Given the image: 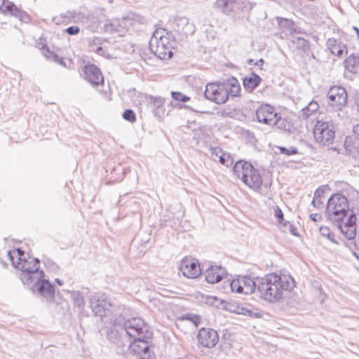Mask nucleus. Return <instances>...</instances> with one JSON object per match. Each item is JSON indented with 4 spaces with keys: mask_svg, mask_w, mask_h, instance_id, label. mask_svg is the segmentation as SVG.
<instances>
[{
    "mask_svg": "<svg viewBox=\"0 0 359 359\" xmlns=\"http://www.w3.org/2000/svg\"><path fill=\"white\" fill-rule=\"evenodd\" d=\"M170 25L172 30L183 39L189 35H191L195 32V26L193 23L190 22L187 17H175Z\"/></svg>",
    "mask_w": 359,
    "mask_h": 359,
    "instance_id": "nucleus-12",
    "label": "nucleus"
},
{
    "mask_svg": "<svg viewBox=\"0 0 359 359\" xmlns=\"http://www.w3.org/2000/svg\"><path fill=\"white\" fill-rule=\"evenodd\" d=\"M55 282L59 285H62L63 284V281L59 278H56L55 279Z\"/></svg>",
    "mask_w": 359,
    "mask_h": 359,
    "instance_id": "nucleus-57",
    "label": "nucleus"
},
{
    "mask_svg": "<svg viewBox=\"0 0 359 359\" xmlns=\"http://www.w3.org/2000/svg\"><path fill=\"white\" fill-rule=\"evenodd\" d=\"M34 290H36L41 296L46 299H52L55 295V288L53 284L48 280L41 278L38 280L33 281Z\"/></svg>",
    "mask_w": 359,
    "mask_h": 359,
    "instance_id": "nucleus-21",
    "label": "nucleus"
},
{
    "mask_svg": "<svg viewBox=\"0 0 359 359\" xmlns=\"http://www.w3.org/2000/svg\"><path fill=\"white\" fill-rule=\"evenodd\" d=\"M219 340L217 332L210 328H201L198 334V341L200 344L206 348L215 346Z\"/></svg>",
    "mask_w": 359,
    "mask_h": 359,
    "instance_id": "nucleus-18",
    "label": "nucleus"
},
{
    "mask_svg": "<svg viewBox=\"0 0 359 359\" xmlns=\"http://www.w3.org/2000/svg\"><path fill=\"white\" fill-rule=\"evenodd\" d=\"M239 313H242V314H244V315L248 314L249 316H250L251 313H252V311L242 308L241 309V311L239 312Z\"/></svg>",
    "mask_w": 359,
    "mask_h": 359,
    "instance_id": "nucleus-51",
    "label": "nucleus"
},
{
    "mask_svg": "<svg viewBox=\"0 0 359 359\" xmlns=\"http://www.w3.org/2000/svg\"><path fill=\"white\" fill-rule=\"evenodd\" d=\"M310 218L311 219H312L313 221L314 222H318L319 220H320L321 219V215H320L319 214H311L310 215Z\"/></svg>",
    "mask_w": 359,
    "mask_h": 359,
    "instance_id": "nucleus-49",
    "label": "nucleus"
},
{
    "mask_svg": "<svg viewBox=\"0 0 359 359\" xmlns=\"http://www.w3.org/2000/svg\"><path fill=\"white\" fill-rule=\"evenodd\" d=\"M248 64L249 65H253V64H254V60H253L252 59H249V60H248Z\"/></svg>",
    "mask_w": 359,
    "mask_h": 359,
    "instance_id": "nucleus-58",
    "label": "nucleus"
},
{
    "mask_svg": "<svg viewBox=\"0 0 359 359\" xmlns=\"http://www.w3.org/2000/svg\"><path fill=\"white\" fill-rule=\"evenodd\" d=\"M236 0H217L216 6L224 14L229 15L234 11Z\"/></svg>",
    "mask_w": 359,
    "mask_h": 359,
    "instance_id": "nucleus-28",
    "label": "nucleus"
},
{
    "mask_svg": "<svg viewBox=\"0 0 359 359\" xmlns=\"http://www.w3.org/2000/svg\"><path fill=\"white\" fill-rule=\"evenodd\" d=\"M325 188H318V189H316L314 193V197H317L319 199H321L325 194Z\"/></svg>",
    "mask_w": 359,
    "mask_h": 359,
    "instance_id": "nucleus-47",
    "label": "nucleus"
},
{
    "mask_svg": "<svg viewBox=\"0 0 359 359\" xmlns=\"http://www.w3.org/2000/svg\"><path fill=\"white\" fill-rule=\"evenodd\" d=\"M225 84L228 85L229 86V94H231L233 96H236L241 89L239 83L237 79L234 77H232L228 79Z\"/></svg>",
    "mask_w": 359,
    "mask_h": 359,
    "instance_id": "nucleus-33",
    "label": "nucleus"
},
{
    "mask_svg": "<svg viewBox=\"0 0 359 359\" xmlns=\"http://www.w3.org/2000/svg\"><path fill=\"white\" fill-rule=\"evenodd\" d=\"M70 297L74 302L75 306L78 308L79 312L83 311L85 307V302L81 294L78 291H73L70 292Z\"/></svg>",
    "mask_w": 359,
    "mask_h": 359,
    "instance_id": "nucleus-31",
    "label": "nucleus"
},
{
    "mask_svg": "<svg viewBox=\"0 0 359 359\" xmlns=\"http://www.w3.org/2000/svg\"><path fill=\"white\" fill-rule=\"evenodd\" d=\"M8 256L13 266L21 271L20 279L24 284L30 285L33 281L43 278V271L39 269L38 259L25 258V252L20 249L9 251Z\"/></svg>",
    "mask_w": 359,
    "mask_h": 359,
    "instance_id": "nucleus-2",
    "label": "nucleus"
},
{
    "mask_svg": "<svg viewBox=\"0 0 359 359\" xmlns=\"http://www.w3.org/2000/svg\"><path fill=\"white\" fill-rule=\"evenodd\" d=\"M320 233L322 236L327 238L332 243L337 244V242L334 238V235L330 231V229L326 226H322L319 229Z\"/></svg>",
    "mask_w": 359,
    "mask_h": 359,
    "instance_id": "nucleus-38",
    "label": "nucleus"
},
{
    "mask_svg": "<svg viewBox=\"0 0 359 359\" xmlns=\"http://www.w3.org/2000/svg\"><path fill=\"white\" fill-rule=\"evenodd\" d=\"M219 161L226 167H229L233 163V160L229 154L223 152L219 157Z\"/></svg>",
    "mask_w": 359,
    "mask_h": 359,
    "instance_id": "nucleus-39",
    "label": "nucleus"
},
{
    "mask_svg": "<svg viewBox=\"0 0 359 359\" xmlns=\"http://www.w3.org/2000/svg\"><path fill=\"white\" fill-rule=\"evenodd\" d=\"M261 82V78L256 74L252 73L249 76L243 79V86L248 91H252L256 88Z\"/></svg>",
    "mask_w": 359,
    "mask_h": 359,
    "instance_id": "nucleus-26",
    "label": "nucleus"
},
{
    "mask_svg": "<svg viewBox=\"0 0 359 359\" xmlns=\"http://www.w3.org/2000/svg\"><path fill=\"white\" fill-rule=\"evenodd\" d=\"M151 102L154 106V113L156 116H161V114L163 112L162 108L163 107L165 100L161 97H151Z\"/></svg>",
    "mask_w": 359,
    "mask_h": 359,
    "instance_id": "nucleus-29",
    "label": "nucleus"
},
{
    "mask_svg": "<svg viewBox=\"0 0 359 359\" xmlns=\"http://www.w3.org/2000/svg\"><path fill=\"white\" fill-rule=\"evenodd\" d=\"M85 76L87 81L94 86L103 84V76L100 70L94 65H88L86 66Z\"/></svg>",
    "mask_w": 359,
    "mask_h": 359,
    "instance_id": "nucleus-22",
    "label": "nucleus"
},
{
    "mask_svg": "<svg viewBox=\"0 0 359 359\" xmlns=\"http://www.w3.org/2000/svg\"><path fill=\"white\" fill-rule=\"evenodd\" d=\"M258 278L255 280L248 276H240L233 280L230 283V287L233 292L238 294H250L255 291L258 292Z\"/></svg>",
    "mask_w": 359,
    "mask_h": 359,
    "instance_id": "nucleus-10",
    "label": "nucleus"
},
{
    "mask_svg": "<svg viewBox=\"0 0 359 359\" xmlns=\"http://www.w3.org/2000/svg\"><path fill=\"white\" fill-rule=\"evenodd\" d=\"M225 275V269L219 266H211L205 271V280L211 284L219 282Z\"/></svg>",
    "mask_w": 359,
    "mask_h": 359,
    "instance_id": "nucleus-23",
    "label": "nucleus"
},
{
    "mask_svg": "<svg viewBox=\"0 0 359 359\" xmlns=\"http://www.w3.org/2000/svg\"><path fill=\"white\" fill-rule=\"evenodd\" d=\"M202 298V302L210 306L219 307L222 304V300L216 297L203 296Z\"/></svg>",
    "mask_w": 359,
    "mask_h": 359,
    "instance_id": "nucleus-36",
    "label": "nucleus"
},
{
    "mask_svg": "<svg viewBox=\"0 0 359 359\" xmlns=\"http://www.w3.org/2000/svg\"><path fill=\"white\" fill-rule=\"evenodd\" d=\"M353 133L359 137V123L353 127Z\"/></svg>",
    "mask_w": 359,
    "mask_h": 359,
    "instance_id": "nucleus-52",
    "label": "nucleus"
},
{
    "mask_svg": "<svg viewBox=\"0 0 359 359\" xmlns=\"http://www.w3.org/2000/svg\"><path fill=\"white\" fill-rule=\"evenodd\" d=\"M291 42L299 50L306 51L309 48V42L302 37H292Z\"/></svg>",
    "mask_w": 359,
    "mask_h": 359,
    "instance_id": "nucleus-34",
    "label": "nucleus"
},
{
    "mask_svg": "<svg viewBox=\"0 0 359 359\" xmlns=\"http://www.w3.org/2000/svg\"><path fill=\"white\" fill-rule=\"evenodd\" d=\"M273 121L274 123H272L270 126H276L277 128L283 130H287L290 129V123L284 118H282L278 114H277L276 117H275Z\"/></svg>",
    "mask_w": 359,
    "mask_h": 359,
    "instance_id": "nucleus-32",
    "label": "nucleus"
},
{
    "mask_svg": "<svg viewBox=\"0 0 359 359\" xmlns=\"http://www.w3.org/2000/svg\"><path fill=\"white\" fill-rule=\"evenodd\" d=\"M172 98L177 101H180L182 102H187L190 100V97L183 95L180 92H174L171 93Z\"/></svg>",
    "mask_w": 359,
    "mask_h": 359,
    "instance_id": "nucleus-40",
    "label": "nucleus"
},
{
    "mask_svg": "<svg viewBox=\"0 0 359 359\" xmlns=\"http://www.w3.org/2000/svg\"><path fill=\"white\" fill-rule=\"evenodd\" d=\"M277 114L274 108L269 104H262L256 111L257 121L269 126L274 123L273 120Z\"/></svg>",
    "mask_w": 359,
    "mask_h": 359,
    "instance_id": "nucleus-19",
    "label": "nucleus"
},
{
    "mask_svg": "<svg viewBox=\"0 0 359 359\" xmlns=\"http://www.w3.org/2000/svg\"><path fill=\"white\" fill-rule=\"evenodd\" d=\"M90 305L95 316L103 317L112 304L105 294H95L90 298Z\"/></svg>",
    "mask_w": 359,
    "mask_h": 359,
    "instance_id": "nucleus-13",
    "label": "nucleus"
},
{
    "mask_svg": "<svg viewBox=\"0 0 359 359\" xmlns=\"http://www.w3.org/2000/svg\"><path fill=\"white\" fill-rule=\"evenodd\" d=\"M349 210L347 198L342 194H333L327 201L325 215L331 222L339 223L348 216Z\"/></svg>",
    "mask_w": 359,
    "mask_h": 359,
    "instance_id": "nucleus-4",
    "label": "nucleus"
},
{
    "mask_svg": "<svg viewBox=\"0 0 359 359\" xmlns=\"http://www.w3.org/2000/svg\"><path fill=\"white\" fill-rule=\"evenodd\" d=\"M353 30L355 32L356 34H357V37L359 40V29L356 27H353Z\"/></svg>",
    "mask_w": 359,
    "mask_h": 359,
    "instance_id": "nucleus-56",
    "label": "nucleus"
},
{
    "mask_svg": "<svg viewBox=\"0 0 359 359\" xmlns=\"http://www.w3.org/2000/svg\"><path fill=\"white\" fill-rule=\"evenodd\" d=\"M318 109V103L316 101H311L306 107L302 109V116L304 118H308L311 115L316 112Z\"/></svg>",
    "mask_w": 359,
    "mask_h": 359,
    "instance_id": "nucleus-30",
    "label": "nucleus"
},
{
    "mask_svg": "<svg viewBox=\"0 0 359 359\" xmlns=\"http://www.w3.org/2000/svg\"><path fill=\"white\" fill-rule=\"evenodd\" d=\"M277 149L279 150L280 154H285L286 156L296 154L298 152L297 148L293 147H290V148H285L283 147H278Z\"/></svg>",
    "mask_w": 359,
    "mask_h": 359,
    "instance_id": "nucleus-41",
    "label": "nucleus"
},
{
    "mask_svg": "<svg viewBox=\"0 0 359 359\" xmlns=\"http://www.w3.org/2000/svg\"><path fill=\"white\" fill-rule=\"evenodd\" d=\"M80 29L76 26H71L65 29V32H67L69 35H76L79 33Z\"/></svg>",
    "mask_w": 359,
    "mask_h": 359,
    "instance_id": "nucleus-46",
    "label": "nucleus"
},
{
    "mask_svg": "<svg viewBox=\"0 0 359 359\" xmlns=\"http://www.w3.org/2000/svg\"><path fill=\"white\" fill-rule=\"evenodd\" d=\"M264 64V60L263 59H259L257 62H256L255 63V65L257 66H262Z\"/></svg>",
    "mask_w": 359,
    "mask_h": 359,
    "instance_id": "nucleus-55",
    "label": "nucleus"
},
{
    "mask_svg": "<svg viewBox=\"0 0 359 359\" xmlns=\"http://www.w3.org/2000/svg\"><path fill=\"white\" fill-rule=\"evenodd\" d=\"M258 294L267 302H283L295 286L293 278L287 274L271 273L258 278Z\"/></svg>",
    "mask_w": 359,
    "mask_h": 359,
    "instance_id": "nucleus-1",
    "label": "nucleus"
},
{
    "mask_svg": "<svg viewBox=\"0 0 359 359\" xmlns=\"http://www.w3.org/2000/svg\"><path fill=\"white\" fill-rule=\"evenodd\" d=\"M111 323L112 327L107 331V339L113 344H118L122 337V332L124 331L123 317L122 316H116L111 319Z\"/></svg>",
    "mask_w": 359,
    "mask_h": 359,
    "instance_id": "nucleus-14",
    "label": "nucleus"
},
{
    "mask_svg": "<svg viewBox=\"0 0 359 359\" xmlns=\"http://www.w3.org/2000/svg\"><path fill=\"white\" fill-rule=\"evenodd\" d=\"M184 318H186V319L190 320L191 322H192L193 324L196 327H198V325L201 323V318H200V316H196V315L189 314V315H187Z\"/></svg>",
    "mask_w": 359,
    "mask_h": 359,
    "instance_id": "nucleus-45",
    "label": "nucleus"
},
{
    "mask_svg": "<svg viewBox=\"0 0 359 359\" xmlns=\"http://www.w3.org/2000/svg\"><path fill=\"white\" fill-rule=\"evenodd\" d=\"M172 43L170 35L164 29H158L149 41L151 51L158 58L166 60L171 57Z\"/></svg>",
    "mask_w": 359,
    "mask_h": 359,
    "instance_id": "nucleus-3",
    "label": "nucleus"
},
{
    "mask_svg": "<svg viewBox=\"0 0 359 359\" xmlns=\"http://www.w3.org/2000/svg\"><path fill=\"white\" fill-rule=\"evenodd\" d=\"M211 157L214 161L219 160V157L223 154V151L219 147H213L210 149Z\"/></svg>",
    "mask_w": 359,
    "mask_h": 359,
    "instance_id": "nucleus-42",
    "label": "nucleus"
},
{
    "mask_svg": "<svg viewBox=\"0 0 359 359\" xmlns=\"http://www.w3.org/2000/svg\"><path fill=\"white\" fill-rule=\"evenodd\" d=\"M0 10L5 14H10L16 18H21L22 13L12 2L5 0H0Z\"/></svg>",
    "mask_w": 359,
    "mask_h": 359,
    "instance_id": "nucleus-24",
    "label": "nucleus"
},
{
    "mask_svg": "<svg viewBox=\"0 0 359 359\" xmlns=\"http://www.w3.org/2000/svg\"><path fill=\"white\" fill-rule=\"evenodd\" d=\"M235 8L243 12H248L253 8V4L247 0H236Z\"/></svg>",
    "mask_w": 359,
    "mask_h": 359,
    "instance_id": "nucleus-37",
    "label": "nucleus"
},
{
    "mask_svg": "<svg viewBox=\"0 0 359 359\" xmlns=\"http://www.w3.org/2000/svg\"><path fill=\"white\" fill-rule=\"evenodd\" d=\"M205 97L217 104L226 102L229 100V86L222 82H213L206 85L204 92Z\"/></svg>",
    "mask_w": 359,
    "mask_h": 359,
    "instance_id": "nucleus-7",
    "label": "nucleus"
},
{
    "mask_svg": "<svg viewBox=\"0 0 359 359\" xmlns=\"http://www.w3.org/2000/svg\"><path fill=\"white\" fill-rule=\"evenodd\" d=\"M234 175L241 178L250 189L257 190L262 184V178L259 171L248 162L238 161L233 168Z\"/></svg>",
    "mask_w": 359,
    "mask_h": 359,
    "instance_id": "nucleus-5",
    "label": "nucleus"
},
{
    "mask_svg": "<svg viewBox=\"0 0 359 359\" xmlns=\"http://www.w3.org/2000/svg\"><path fill=\"white\" fill-rule=\"evenodd\" d=\"M61 304H62V308L63 309L64 311H68L69 310V306L68 303L66 301H62L61 302Z\"/></svg>",
    "mask_w": 359,
    "mask_h": 359,
    "instance_id": "nucleus-50",
    "label": "nucleus"
},
{
    "mask_svg": "<svg viewBox=\"0 0 359 359\" xmlns=\"http://www.w3.org/2000/svg\"><path fill=\"white\" fill-rule=\"evenodd\" d=\"M327 47L333 55L338 57H341L344 51L347 53L346 46L333 38L327 41Z\"/></svg>",
    "mask_w": 359,
    "mask_h": 359,
    "instance_id": "nucleus-25",
    "label": "nucleus"
},
{
    "mask_svg": "<svg viewBox=\"0 0 359 359\" xmlns=\"http://www.w3.org/2000/svg\"><path fill=\"white\" fill-rule=\"evenodd\" d=\"M356 217L353 212H351L346 219L339 223H334L340 229L341 232L348 239L353 238L356 235Z\"/></svg>",
    "mask_w": 359,
    "mask_h": 359,
    "instance_id": "nucleus-16",
    "label": "nucleus"
},
{
    "mask_svg": "<svg viewBox=\"0 0 359 359\" xmlns=\"http://www.w3.org/2000/svg\"><path fill=\"white\" fill-rule=\"evenodd\" d=\"M345 68L350 72L359 73V56L351 54L344 61Z\"/></svg>",
    "mask_w": 359,
    "mask_h": 359,
    "instance_id": "nucleus-27",
    "label": "nucleus"
},
{
    "mask_svg": "<svg viewBox=\"0 0 359 359\" xmlns=\"http://www.w3.org/2000/svg\"><path fill=\"white\" fill-rule=\"evenodd\" d=\"M180 270L185 277L189 278H196L201 273L197 260L191 258L183 259L180 263Z\"/></svg>",
    "mask_w": 359,
    "mask_h": 359,
    "instance_id": "nucleus-15",
    "label": "nucleus"
},
{
    "mask_svg": "<svg viewBox=\"0 0 359 359\" xmlns=\"http://www.w3.org/2000/svg\"><path fill=\"white\" fill-rule=\"evenodd\" d=\"M123 328L125 333L133 340L142 339H151V332L147 324L140 318H133L125 320L123 318Z\"/></svg>",
    "mask_w": 359,
    "mask_h": 359,
    "instance_id": "nucleus-6",
    "label": "nucleus"
},
{
    "mask_svg": "<svg viewBox=\"0 0 359 359\" xmlns=\"http://www.w3.org/2000/svg\"><path fill=\"white\" fill-rule=\"evenodd\" d=\"M326 97L328 105L335 111H341L347 104V92L341 86H332Z\"/></svg>",
    "mask_w": 359,
    "mask_h": 359,
    "instance_id": "nucleus-9",
    "label": "nucleus"
},
{
    "mask_svg": "<svg viewBox=\"0 0 359 359\" xmlns=\"http://www.w3.org/2000/svg\"><path fill=\"white\" fill-rule=\"evenodd\" d=\"M150 339H135L130 342V351L138 359H154L155 354L149 344Z\"/></svg>",
    "mask_w": 359,
    "mask_h": 359,
    "instance_id": "nucleus-11",
    "label": "nucleus"
},
{
    "mask_svg": "<svg viewBox=\"0 0 359 359\" xmlns=\"http://www.w3.org/2000/svg\"><path fill=\"white\" fill-rule=\"evenodd\" d=\"M95 51L99 54V55H102L103 53H104V50L103 48L101 47V46H99L96 48Z\"/></svg>",
    "mask_w": 359,
    "mask_h": 359,
    "instance_id": "nucleus-54",
    "label": "nucleus"
},
{
    "mask_svg": "<svg viewBox=\"0 0 359 359\" xmlns=\"http://www.w3.org/2000/svg\"><path fill=\"white\" fill-rule=\"evenodd\" d=\"M99 41V39H97V38H95L93 39L90 42V46L92 48L93 46L95 45L96 43H97Z\"/></svg>",
    "mask_w": 359,
    "mask_h": 359,
    "instance_id": "nucleus-53",
    "label": "nucleus"
},
{
    "mask_svg": "<svg viewBox=\"0 0 359 359\" xmlns=\"http://www.w3.org/2000/svg\"><path fill=\"white\" fill-rule=\"evenodd\" d=\"M123 117L130 122H134L136 120L135 114L131 109H126L123 114Z\"/></svg>",
    "mask_w": 359,
    "mask_h": 359,
    "instance_id": "nucleus-43",
    "label": "nucleus"
},
{
    "mask_svg": "<svg viewBox=\"0 0 359 359\" xmlns=\"http://www.w3.org/2000/svg\"><path fill=\"white\" fill-rule=\"evenodd\" d=\"M356 217L353 212H351L346 219L339 223H334L340 229L341 232L348 239L353 238L356 235Z\"/></svg>",
    "mask_w": 359,
    "mask_h": 359,
    "instance_id": "nucleus-17",
    "label": "nucleus"
},
{
    "mask_svg": "<svg viewBox=\"0 0 359 359\" xmlns=\"http://www.w3.org/2000/svg\"><path fill=\"white\" fill-rule=\"evenodd\" d=\"M323 202L322 201V199H319L317 197H313V199L312 201V204L314 207L320 208L321 205H323Z\"/></svg>",
    "mask_w": 359,
    "mask_h": 359,
    "instance_id": "nucleus-48",
    "label": "nucleus"
},
{
    "mask_svg": "<svg viewBox=\"0 0 359 359\" xmlns=\"http://www.w3.org/2000/svg\"><path fill=\"white\" fill-rule=\"evenodd\" d=\"M313 136L317 142L323 145L332 144L335 137L332 124L327 121H317L313 128Z\"/></svg>",
    "mask_w": 359,
    "mask_h": 359,
    "instance_id": "nucleus-8",
    "label": "nucleus"
},
{
    "mask_svg": "<svg viewBox=\"0 0 359 359\" xmlns=\"http://www.w3.org/2000/svg\"><path fill=\"white\" fill-rule=\"evenodd\" d=\"M130 18H124L121 20H114L108 22L104 25V30L107 32L113 34L117 33L119 36H123L128 30L129 25H131Z\"/></svg>",
    "mask_w": 359,
    "mask_h": 359,
    "instance_id": "nucleus-20",
    "label": "nucleus"
},
{
    "mask_svg": "<svg viewBox=\"0 0 359 359\" xmlns=\"http://www.w3.org/2000/svg\"><path fill=\"white\" fill-rule=\"evenodd\" d=\"M273 214H274V216L277 218V219L280 224H285L284 223L283 213L278 206L276 205L274 207Z\"/></svg>",
    "mask_w": 359,
    "mask_h": 359,
    "instance_id": "nucleus-44",
    "label": "nucleus"
},
{
    "mask_svg": "<svg viewBox=\"0 0 359 359\" xmlns=\"http://www.w3.org/2000/svg\"><path fill=\"white\" fill-rule=\"evenodd\" d=\"M278 26L288 31L290 33H293L295 32V29L293 26L292 21L287 20L286 18H278Z\"/></svg>",
    "mask_w": 359,
    "mask_h": 359,
    "instance_id": "nucleus-35",
    "label": "nucleus"
}]
</instances>
